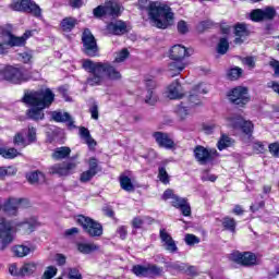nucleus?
Instances as JSON below:
<instances>
[{"mask_svg":"<svg viewBox=\"0 0 279 279\" xmlns=\"http://www.w3.org/2000/svg\"><path fill=\"white\" fill-rule=\"evenodd\" d=\"M117 234H119L120 239L124 241V239H128V227L125 226H120L117 229Z\"/></svg>","mask_w":279,"mask_h":279,"instance_id":"052dcab7","label":"nucleus"},{"mask_svg":"<svg viewBox=\"0 0 279 279\" xmlns=\"http://www.w3.org/2000/svg\"><path fill=\"white\" fill-rule=\"evenodd\" d=\"M128 58H130V51L124 48L122 49L120 52L117 53L114 62H125V60H128Z\"/></svg>","mask_w":279,"mask_h":279,"instance_id":"8fccbe9b","label":"nucleus"},{"mask_svg":"<svg viewBox=\"0 0 279 279\" xmlns=\"http://www.w3.org/2000/svg\"><path fill=\"white\" fill-rule=\"evenodd\" d=\"M230 259L238 265H242L243 267H252L257 264L256 255L252 252L241 253L235 251L230 254Z\"/></svg>","mask_w":279,"mask_h":279,"instance_id":"4468645a","label":"nucleus"},{"mask_svg":"<svg viewBox=\"0 0 279 279\" xmlns=\"http://www.w3.org/2000/svg\"><path fill=\"white\" fill-rule=\"evenodd\" d=\"M75 25H77V20L75 17H65L60 23L62 32H65L66 34H69V32H73V29H75Z\"/></svg>","mask_w":279,"mask_h":279,"instance_id":"7c9ffc66","label":"nucleus"},{"mask_svg":"<svg viewBox=\"0 0 279 279\" xmlns=\"http://www.w3.org/2000/svg\"><path fill=\"white\" fill-rule=\"evenodd\" d=\"M217 156V149H208L202 145H198L194 148V157L199 162V165H206L210 162L213 158Z\"/></svg>","mask_w":279,"mask_h":279,"instance_id":"dca6fc26","label":"nucleus"},{"mask_svg":"<svg viewBox=\"0 0 279 279\" xmlns=\"http://www.w3.org/2000/svg\"><path fill=\"white\" fill-rule=\"evenodd\" d=\"M51 118L57 123H68V126L70 128V130L75 129V121L71 119V114H69V112L52 111Z\"/></svg>","mask_w":279,"mask_h":279,"instance_id":"a878e982","label":"nucleus"},{"mask_svg":"<svg viewBox=\"0 0 279 279\" xmlns=\"http://www.w3.org/2000/svg\"><path fill=\"white\" fill-rule=\"evenodd\" d=\"M69 278L70 279H82V274H80V270H77V268H70Z\"/></svg>","mask_w":279,"mask_h":279,"instance_id":"0e129e2a","label":"nucleus"},{"mask_svg":"<svg viewBox=\"0 0 279 279\" xmlns=\"http://www.w3.org/2000/svg\"><path fill=\"white\" fill-rule=\"evenodd\" d=\"M241 75H243V69L239 66L232 68L227 72L228 80H231L232 82H234V80H239Z\"/></svg>","mask_w":279,"mask_h":279,"instance_id":"58836bf2","label":"nucleus"},{"mask_svg":"<svg viewBox=\"0 0 279 279\" xmlns=\"http://www.w3.org/2000/svg\"><path fill=\"white\" fill-rule=\"evenodd\" d=\"M213 27V21L207 20V21H203L197 25V31L198 32H204V29H208Z\"/></svg>","mask_w":279,"mask_h":279,"instance_id":"bf43d9fd","label":"nucleus"},{"mask_svg":"<svg viewBox=\"0 0 279 279\" xmlns=\"http://www.w3.org/2000/svg\"><path fill=\"white\" fill-rule=\"evenodd\" d=\"M228 49H230V44L228 43V39L220 38L217 46V52L220 53V56H225V53H228Z\"/></svg>","mask_w":279,"mask_h":279,"instance_id":"a19ab883","label":"nucleus"},{"mask_svg":"<svg viewBox=\"0 0 279 279\" xmlns=\"http://www.w3.org/2000/svg\"><path fill=\"white\" fill-rule=\"evenodd\" d=\"M153 137L155 138L159 147H163V149H173V147H175V143L173 142V140H171V137H169V134L167 133L155 132L153 134Z\"/></svg>","mask_w":279,"mask_h":279,"instance_id":"5701e85b","label":"nucleus"},{"mask_svg":"<svg viewBox=\"0 0 279 279\" xmlns=\"http://www.w3.org/2000/svg\"><path fill=\"white\" fill-rule=\"evenodd\" d=\"M82 68L89 74L86 80V84L88 86H101V84H104V75L112 82H117L122 77L121 72L108 62H95L93 60L85 59L82 62Z\"/></svg>","mask_w":279,"mask_h":279,"instance_id":"f03ea898","label":"nucleus"},{"mask_svg":"<svg viewBox=\"0 0 279 279\" xmlns=\"http://www.w3.org/2000/svg\"><path fill=\"white\" fill-rule=\"evenodd\" d=\"M251 19H252V21H255L256 23H258V21H264L263 9L253 10L251 12Z\"/></svg>","mask_w":279,"mask_h":279,"instance_id":"6e6d98bb","label":"nucleus"},{"mask_svg":"<svg viewBox=\"0 0 279 279\" xmlns=\"http://www.w3.org/2000/svg\"><path fill=\"white\" fill-rule=\"evenodd\" d=\"M11 8L16 12H27L36 19H40V16H43V9H40V7L33 0H14L11 3Z\"/></svg>","mask_w":279,"mask_h":279,"instance_id":"6e6552de","label":"nucleus"},{"mask_svg":"<svg viewBox=\"0 0 279 279\" xmlns=\"http://www.w3.org/2000/svg\"><path fill=\"white\" fill-rule=\"evenodd\" d=\"M26 141L28 145H32V143H36V128L28 126Z\"/></svg>","mask_w":279,"mask_h":279,"instance_id":"5fc2aeb1","label":"nucleus"},{"mask_svg":"<svg viewBox=\"0 0 279 279\" xmlns=\"http://www.w3.org/2000/svg\"><path fill=\"white\" fill-rule=\"evenodd\" d=\"M78 136L82 138V141H84L85 144H87L89 149H95V147H97V141L93 138L90 131L85 126L78 128Z\"/></svg>","mask_w":279,"mask_h":279,"instance_id":"cd10ccee","label":"nucleus"},{"mask_svg":"<svg viewBox=\"0 0 279 279\" xmlns=\"http://www.w3.org/2000/svg\"><path fill=\"white\" fill-rule=\"evenodd\" d=\"M88 165V170L82 172L80 175V181L83 182V184L90 182L92 179L95 178L97 173H99V162L97 161V158H89Z\"/></svg>","mask_w":279,"mask_h":279,"instance_id":"6ab92c4d","label":"nucleus"},{"mask_svg":"<svg viewBox=\"0 0 279 279\" xmlns=\"http://www.w3.org/2000/svg\"><path fill=\"white\" fill-rule=\"evenodd\" d=\"M29 207V201L27 198H9L2 204V210L9 217H16L19 215V208Z\"/></svg>","mask_w":279,"mask_h":279,"instance_id":"f8f14e48","label":"nucleus"},{"mask_svg":"<svg viewBox=\"0 0 279 279\" xmlns=\"http://www.w3.org/2000/svg\"><path fill=\"white\" fill-rule=\"evenodd\" d=\"M34 271H36L35 263H27L21 267V276H23V277L32 276V274H34Z\"/></svg>","mask_w":279,"mask_h":279,"instance_id":"ea45409f","label":"nucleus"},{"mask_svg":"<svg viewBox=\"0 0 279 279\" xmlns=\"http://www.w3.org/2000/svg\"><path fill=\"white\" fill-rule=\"evenodd\" d=\"M77 223L82 226L85 234L88 236L97 238L104 234V226L90 217L78 216Z\"/></svg>","mask_w":279,"mask_h":279,"instance_id":"0eeeda50","label":"nucleus"},{"mask_svg":"<svg viewBox=\"0 0 279 279\" xmlns=\"http://www.w3.org/2000/svg\"><path fill=\"white\" fill-rule=\"evenodd\" d=\"M120 186L123 191H126V193L134 192V183H132V179L125 174L120 175Z\"/></svg>","mask_w":279,"mask_h":279,"instance_id":"2f4dec72","label":"nucleus"},{"mask_svg":"<svg viewBox=\"0 0 279 279\" xmlns=\"http://www.w3.org/2000/svg\"><path fill=\"white\" fill-rule=\"evenodd\" d=\"M159 236L161 239L162 247L166 250V252H169L170 254H175V252H178V245L175 244L173 238H171V234L167 232V230L160 229Z\"/></svg>","mask_w":279,"mask_h":279,"instance_id":"aec40b11","label":"nucleus"},{"mask_svg":"<svg viewBox=\"0 0 279 279\" xmlns=\"http://www.w3.org/2000/svg\"><path fill=\"white\" fill-rule=\"evenodd\" d=\"M148 16L154 27L158 29H167V27L173 25V11L165 3L151 2L148 9Z\"/></svg>","mask_w":279,"mask_h":279,"instance_id":"20e7f679","label":"nucleus"},{"mask_svg":"<svg viewBox=\"0 0 279 279\" xmlns=\"http://www.w3.org/2000/svg\"><path fill=\"white\" fill-rule=\"evenodd\" d=\"M269 65L274 69L275 71V77L279 76V61L278 60H271L269 62Z\"/></svg>","mask_w":279,"mask_h":279,"instance_id":"774afa93","label":"nucleus"},{"mask_svg":"<svg viewBox=\"0 0 279 279\" xmlns=\"http://www.w3.org/2000/svg\"><path fill=\"white\" fill-rule=\"evenodd\" d=\"M119 12H121L119 3L109 1L105 5L95 8L93 14L96 19H101V16H119Z\"/></svg>","mask_w":279,"mask_h":279,"instance_id":"ddd939ff","label":"nucleus"},{"mask_svg":"<svg viewBox=\"0 0 279 279\" xmlns=\"http://www.w3.org/2000/svg\"><path fill=\"white\" fill-rule=\"evenodd\" d=\"M71 156V148L66 146L58 147L53 150L51 158L52 160H64Z\"/></svg>","mask_w":279,"mask_h":279,"instance_id":"c756f323","label":"nucleus"},{"mask_svg":"<svg viewBox=\"0 0 279 279\" xmlns=\"http://www.w3.org/2000/svg\"><path fill=\"white\" fill-rule=\"evenodd\" d=\"M0 156L12 160V158H16V156H19V150H16V148H0Z\"/></svg>","mask_w":279,"mask_h":279,"instance_id":"c9c22d12","label":"nucleus"},{"mask_svg":"<svg viewBox=\"0 0 279 279\" xmlns=\"http://www.w3.org/2000/svg\"><path fill=\"white\" fill-rule=\"evenodd\" d=\"M132 271L135 276H138L140 278H147V265H135L133 266Z\"/></svg>","mask_w":279,"mask_h":279,"instance_id":"79ce46f5","label":"nucleus"},{"mask_svg":"<svg viewBox=\"0 0 279 279\" xmlns=\"http://www.w3.org/2000/svg\"><path fill=\"white\" fill-rule=\"evenodd\" d=\"M162 199H171V206L173 208H179L184 217H191V204H189V198L180 197L173 190L168 189L162 194Z\"/></svg>","mask_w":279,"mask_h":279,"instance_id":"423d86ee","label":"nucleus"},{"mask_svg":"<svg viewBox=\"0 0 279 279\" xmlns=\"http://www.w3.org/2000/svg\"><path fill=\"white\" fill-rule=\"evenodd\" d=\"M158 179L162 184H169V173H167V169H165V167L159 168Z\"/></svg>","mask_w":279,"mask_h":279,"instance_id":"3c124183","label":"nucleus"},{"mask_svg":"<svg viewBox=\"0 0 279 279\" xmlns=\"http://www.w3.org/2000/svg\"><path fill=\"white\" fill-rule=\"evenodd\" d=\"M14 256L17 258H25L29 254L36 252V246L34 244H19L12 247Z\"/></svg>","mask_w":279,"mask_h":279,"instance_id":"393cba45","label":"nucleus"},{"mask_svg":"<svg viewBox=\"0 0 279 279\" xmlns=\"http://www.w3.org/2000/svg\"><path fill=\"white\" fill-rule=\"evenodd\" d=\"M234 34L236 36V38L234 39L235 45H241L243 43V38H247V36H250V29L247 28V24H236L234 28Z\"/></svg>","mask_w":279,"mask_h":279,"instance_id":"c85d7f7f","label":"nucleus"},{"mask_svg":"<svg viewBox=\"0 0 279 279\" xmlns=\"http://www.w3.org/2000/svg\"><path fill=\"white\" fill-rule=\"evenodd\" d=\"M232 138L227 135H222L218 141L217 147L219 151H223V149H228V147H232Z\"/></svg>","mask_w":279,"mask_h":279,"instance_id":"f704fd0d","label":"nucleus"},{"mask_svg":"<svg viewBox=\"0 0 279 279\" xmlns=\"http://www.w3.org/2000/svg\"><path fill=\"white\" fill-rule=\"evenodd\" d=\"M5 175H16V168L10 166L8 168H0V180H3Z\"/></svg>","mask_w":279,"mask_h":279,"instance_id":"de8ad7c7","label":"nucleus"},{"mask_svg":"<svg viewBox=\"0 0 279 279\" xmlns=\"http://www.w3.org/2000/svg\"><path fill=\"white\" fill-rule=\"evenodd\" d=\"M9 274H11V276H21V268H19L16 264H12L9 267Z\"/></svg>","mask_w":279,"mask_h":279,"instance_id":"69168bd1","label":"nucleus"},{"mask_svg":"<svg viewBox=\"0 0 279 279\" xmlns=\"http://www.w3.org/2000/svg\"><path fill=\"white\" fill-rule=\"evenodd\" d=\"M0 77L11 84H23L27 82L28 77L23 73V70L14 68L12 65H7L0 70Z\"/></svg>","mask_w":279,"mask_h":279,"instance_id":"1a4fd4ad","label":"nucleus"},{"mask_svg":"<svg viewBox=\"0 0 279 279\" xmlns=\"http://www.w3.org/2000/svg\"><path fill=\"white\" fill-rule=\"evenodd\" d=\"M107 32L113 36H123L130 32V26L121 20L111 22L107 25Z\"/></svg>","mask_w":279,"mask_h":279,"instance_id":"4be33fe9","label":"nucleus"},{"mask_svg":"<svg viewBox=\"0 0 279 279\" xmlns=\"http://www.w3.org/2000/svg\"><path fill=\"white\" fill-rule=\"evenodd\" d=\"M77 250L81 254H92V252H97V250H99V245L95 243H78Z\"/></svg>","mask_w":279,"mask_h":279,"instance_id":"473e14b6","label":"nucleus"},{"mask_svg":"<svg viewBox=\"0 0 279 279\" xmlns=\"http://www.w3.org/2000/svg\"><path fill=\"white\" fill-rule=\"evenodd\" d=\"M145 223V221L143 220V218L141 217H135L133 220H132V227L133 228H143V225Z\"/></svg>","mask_w":279,"mask_h":279,"instance_id":"338daca9","label":"nucleus"},{"mask_svg":"<svg viewBox=\"0 0 279 279\" xmlns=\"http://www.w3.org/2000/svg\"><path fill=\"white\" fill-rule=\"evenodd\" d=\"M1 34L7 37L9 47H25V39L22 36H15L12 32L5 29H3Z\"/></svg>","mask_w":279,"mask_h":279,"instance_id":"bb28decb","label":"nucleus"},{"mask_svg":"<svg viewBox=\"0 0 279 279\" xmlns=\"http://www.w3.org/2000/svg\"><path fill=\"white\" fill-rule=\"evenodd\" d=\"M228 125L233 130H242L244 134L251 135L254 130V124L251 121H245L240 116L228 118Z\"/></svg>","mask_w":279,"mask_h":279,"instance_id":"2eb2a0df","label":"nucleus"},{"mask_svg":"<svg viewBox=\"0 0 279 279\" xmlns=\"http://www.w3.org/2000/svg\"><path fill=\"white\" fill-rule=\"evenodd\" d=\"M13 143L16 147H27L29 144L27 142V138H25V133L24 132H19L15 134L13 137Z\"/></svg>","mask_w":279,"mask_h":279,"instance_id":"72a5a7b5","label":"nucleus"},{"mask_svg":"<svg viewBox=\"0 0 279 279\" xmlns=\"http://www.w3.org/2000/svg\"><path fill=\"white\" fill-rule=\"evenodd\" d=\"M10 51V44H8L7 37L2 36L0 37V56H5Z\"/></svg>","mask_w":279,"mask_h":279,"instance_id":"49530a36","label":"nucleus"},{"mask_svg":"<svg viewBox=\"0 0 279 279\" xmlns=\"http://www.w3.org/2000/svg\"><path fill=\"white\" fill-rule=\"evenodd\" d=\"M242 63L245 64V66H248V69H254L256 66V60L254 57H246L242 59Z\"/></svg>","mask_w":279,"mask_h":279,"instance_id":"13d9d810","label":"nucleus"},{"mask_svg":"<svg viewBox=\"0 0 279 279\" xmlns=\"http://www.w3.org/2000/svg\"><path fill=\"white\" fill-rule=\"evenodd\" d=\"M36 219L26 218L22 221H12L3 216H0V250L3 252L10 243L14 241V234H32L36 230Z\"/></svg>","mask_w":279,"mask_h":279,"instance_id":"f257e3e1","label":"nucleus"},{"mask_svg":"<svg viewBox=\"0 0 279 279\" xmlns=\"http://www.w3.org/2000/svg\"><path fill=\"white\" fill-rule=\"evenodd\" d=\"M56 99V94L50 88L39 89L37 92H31L25 94L24 104L32 106L27 110L28 119L33 121H43L45 119V108H49Z\"/></svg>","mask_w":279,"mask_h":279,"instance_id":"7ed1b4c3","label":"nucleus"},{"mask_svg":"<svg viewBox=\"0 0 279 279\" xmlns=\"http://www.w3.org/2000/svg\"><path fill=\"white\" fill-rule=\"evenodd\" d=\"M222 226L226 230H229V232H234L236 230V220H234V218L225 217L222 219Z\"/></svg>","mask_w":279,"mask_h":279,"instance_id":"4c0bfd02","label":"nucleus"},{"mask_svg":"<svg viewBox=\"0 0 279 279\" xmlns=\"http://www.w3.org/2000/svg\"><path fill=\"white\" fill-rule=\"evenodd\" d=\"M189 50L182 45H174L169 51V58L172 62L168 65V71L171 77L180 75V72L184 71L189 66V62L184 58H189Z\"/></svg>","mask_w":279,"mask_h":279,"instance_id":"39448f33","label":"nucleus"},{"mask_svg":"<svg viewBox=\"0 0 279 279\" xmlns=\"http://www.w3.org/2000/svg\"><path fill=\"white\" fill-rule=\"evenodd\" d=\"M40 178H45V174H43L40 171H35L27 174V180L31 184H36Z\"/></svg>","mask_w":279,"mask_h":279,"instance_id":"c03bdc74","label":"nucleus"},{"mask_svg":"<svg viewBox=\"0 0 279 279\" xmlns=\"http://www.w3.org/2000/svg\"><path fill=\"white\" fill-rule=\"evenodd\" d=\"M229 101L234 104V106H245L250 98H247V87H235L229 94Z\"/></svg>","mask_w":279,"mask_h":279,"instance_id":"f3484780","label":"nucleus"},{"mask_svg":"<svg viewBox=\"0 0 279 279\" xmlns=\"http://www.w3.org/2000/svg\"><path fill=\"white\" fill-rule=\"evenodd\" d=\"M77 169V163L74 161H65L61 163H54L49 167L48 171L50 175H59V178H66L73 175Z\"/></svg>","mask_w":279,"mask_h":279,"instance_id":"9b49d317","label":"nucleus"},{"mask_svg":"<svg viewBox=\"0 0 279 279\" xmlns=\"http://www.w3.org/2000/svg\"><path fill=\"white\" fill-rule=\"evenodd\" d=\"M89 112L92 114V119H94L95 121H97V119H99V107L97 105H93L89 108Z\"/></svg>","mask_w":279,"mask_h":279,"instance_id":"e2e57ef3","label":"nucleus"},{"mask_svg":"<svg viewBox=\"0 0 279 279\" xmlns=\"http://www.w3.org/2000/svg\"><path fill=\"white\" fill-rule=\"evenodd\" d=\"M186 245H197L201 240L195 234L187 233L184 239Z\"/></svg>","mask_w":279,"mask_h":279,"instance_id":"864d4df0","label":"nucleus"},{"mask_svg":"<svg viewBox=\"0 0 279 279\" xmlns=\"http://www.w3.org/2000/svg\"><path fill=\"white\" fill-rule=\"evenodd\" d=\"M83 51L89 58H96L99 56V46H97V39L90 29L85 28L82 34Z\"/></svg>","mask_w":279,"mask_h":279,"instance_id":"9d476101","label":"nucleus"},{"mask_svg":"<svg viewBox=\"0 0 279 279\" xmlns=\"http://www.w3.org/2000/svg\"><path fill=\"white\" fill-rule=\"evenodd\" d=\"M177 29L179 34H189V29H190L189 23L184 20L179 21L177 24Z\"/></svg>","mask_w":279,"mask_h":279,"instance_id":"603ef678","label":"nucleus"},{"mask_svg":"<svg viewBox=\"0 0 279 279\" xmlns=\"http://www.w3.org/2000/svg\"><path fill=\"white\" fill-rule=\"evenodd\" d=\"M166 97H168V99H182V97H184V88H182V84L179 80H175L168 85Z\"/></svg>","mask_w":279,"mask_h":279,"instance_id":"412c9836","label":"nucleus"},{"mask_svg":"<svg viewBox=\"0 0 279 279\" xmlns=\"http://www.w3.org/2000/svg\"><path fill=\"white\" fill-rule=\"evenodd\" d=\"M58 274V268L56 266H48L45 270L41 279H51Z\"/></svg>","mask_w":279,"mask_h":279,"instance_id":"09e8293b","label":"nucleus"},{"mask_svg":"<svg viewBox=\"0 0 279 279\" xmlns=\"http://www.w3.org/2000/svg\"><path fill=\"white\" fill-rule=\"evenodd\" d=\"M177 114L181 121H185V119L191 116V111L189 110V107L181 104L177 107Z\"/></svg>","mask_w":279,"mask_h":279,"instance_id":"e433bc0d","label":"nucleus"},{"mask_svg":"<svg viewBox=\"0 0 279 279\" xmlns=\"http://www.w3.org/2000/svg\"><path fill=\"white\" fill-rule=\"evenodd\" d=\"M268 148H269L270 154L272 156H275V158H279V143L278 142L269 144Z\"/></svg>","mask_w":279,"mask_h":279,"instance_id":"4d7b16f0","label":"nucleus"},{"mask_svg":"<svg viewBox=\"0 0 279 279\" xmlns=\"http://www.w3.org/2000/svg\"><path fill=\"white\" fill-rule=\"evenodd\" d=\"M206 93L207 92L204 88V85L194 86L189 95L190 107L193 108L194 106H202V99L199 98V95H206Z\"/></svg>","mask_w":279,"mask_h":279,"instance_id":"b1692460","label":"nucleus"},{"mask_svg":"<svg viewBox=\"0 0 279 279\" xmlns=\"http://www.w3.org/2000/svg\"><path fill=\"white\" fill-rule=\"evenodd\" d=\"M262 15L264 21H271V19H274V16H276V9L268 7L264 10H262Z\"/></svg>","mask_w":279,"mask_h":279,"instance_id":"a18cd8bd","label":"nucleus"},{"mask_svg":"<svg viewBox=\"0 0 279 279\" xmlns=\"http://www.w3.org/2000/svg\"><path fill=\"white\" fill-rule=\"evenodd\" d=\"M145 86H146V95L144 98L145 104H148V106H154L158 101V95H156V81L148 76L144 80Z\"/></svg>","mask_w":279,"mask_h":279,"instance_id":"a211bd4d","label":"nucleus"},{"mask_svg":"<svg viewBox=\"0 0 279 279\" xmlns=\"http://www.w3.org/2000/svg\"><path fill=\"white\" fill-rule=\"evenodd\" d=\"M162 267L154 264H147V276H162Z\"/></svg>","mask_w":279,"mask_h":279,"instance_id":"37998d69","label":"nucleus"},{"mask_svg":"<svg viewBox=\"0 0 279 279\" xmlns=\"http://www.w3.org/2000/svg\"><path fill=\"white\" fill-rule=\"evenodd\" d=\"M186 264L177 262L171 265V269H174V271H186Z\"/></svg>","mask_w":279,"mask_h":279,"instance_id":"680f3d73","label":"nucleus"}]
</instances>
